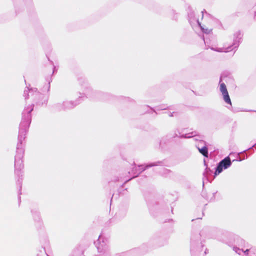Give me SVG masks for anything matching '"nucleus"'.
<instances>
[{
	"label": "nucleus",
	"mask_w": 256,
	"mask_h": 256,
	"mask_svg": "<svg viewBox=\"0 0 256 256\" xmlns=\"http://www.w3.org/2000/svg\"><path fill=\"white\" fill-rule=\"evenodd\" d=\"M34 104H26L23 112L22 121L20 124L18 143L17 145L16 154L15 160H20L23 158L24 149L22 144V140L25 138L26 130L29 126L31 121L30 112L33 110Z\"/></svg>",
	"instance_id": "obj_1"
},
{
	"label": "nucleus",
	"mask_w": 256,
	"mask_h": 256,
	"mask_svg": "<svg viewBox=\"0 0 256 256\" xmlns=\"http://www.w3.org/2000/svg\"><path fill=\"white\" fill-rule=\"evenodd\" d=\"M210 161H204V164L206 166V171L204 173L203 183L211 182L215 177L222 172L223 170L229 168L232 164V161H220L218 164H210Z\"/></svg>",
	"instance_id": "obj_2"
},
{
	"label": "nucleus",
	"mask_w": 256,
	"mask_h": 256,
	"mask_svg": "<svg viewBox=\"0 0 256 256\" xmlns=\"http://www.w3.org/2000/svg\"><path fill=\"white\" fill-rule=\"evenodd\" d=\"M98 254L97 256H110L108 238L102 235L98 237L96 243Z\"/></svg>",
	"instance_id": "obj_3"
},
{
	"label": "nucleus",
	"mask_w": 256,
	"mask_h": 256,
	"mask_svg": "<svg viewBox=\"0 0 256 256\" xmlns=\"http://www.w3.org/2000/svg\"><path fill=\"white\" fill-rule=\"evenodd\" d=\"M207 249L204 243L200 241L192 240L191 243L190 253L192 256H205Z\"/></svg>",
	"instance_id": "obj_4"
},
{
	"label": "nucleus",
	"mask_w": 256,
	"mask_h": 256,
	"mask_svg": "<svg viewBox=\"0 0 256 256\" xmlns=\"http://www.w3.org/2000/svg\"><path fill=\"white\" fill-rule=\"evenodd\" d=\"M220 90L222 94L224 100L226 104L229 105V106H227V108L230 109L232 108V102L226 86L224 83L220 84Z\"/></svg>",
	"instance_id": "obj_5"
},
{
	"label": "nucleus",
	"mask_w": 256,
	"mask_h": 256,
	"mask_svg": "<svg viewBox=\"0 0 256 256\" xmlns=\"http://www.w3.org/2000/svg\"><path fill=\"white\" fill-rule=\"evenodd\" d=\"M232 46H222L220 44H212L210 46H209V48H210L212 50L218 52H228L232 50Z\"/></svg>",
	"instance_id": "obj_6"
},
{
	"label": "nucleus",
	"mask_w": 256,
	"mask_h": 256,
	"mask_svg": "<svg viewBox=\"0 0 256 256\" xmlns=\"http://www.w3.org/2000/svg\"><path fill=\"white\" fill-rule=\"evenodd\" d=\"M242 156H244V154L231 152L228 156L224 158L222 160H244V158L242 157Z\"/></svg>",
	"instance_id": "obj_7"
},
{
	"label": "nucleus",
	"mask_w": 256,
	"mask_h": 256,
	"mask_svg": "<svg viewBox=\"0 0 256 256\" xmlns=\"http://www.w3.org/2000/svg\"><path fill=\"white\" fill-rule=\"evenodd\" d=\"M200 143L203 144V146L200 147V144H197L196 146L198 149L199 152L202 154L204 157L208 158V150L206 146V142L204 140H201Z\"/></svg>",
	"instance_id": "obj_8"
},
{
	"label": "nucleus",
	"mask_w": 256,
	"mask_h": 256,
	"mask_svg": "<svg viewBox=\"0 0 256 256\" xmlns=\"http://www.w3.org/2000/svg\"><path fill=\"white\" fill-rule=\"evenodd\" d=\"M32 96V98L34 99L36 102L40 104H43L46 100V98H44L42 94L38 92H36Z\"/></svg>",
	"instance_id": "obj_9"
},
{
	"label": "nucleus",
	"mask_w": 256,
	"mask_h": 256,
	"mask_svg": "<svg viewBox=\"0 0 256 256\" xmlns=\"http://www.w3.org/2000/svg\"><path fill=\"white\" fill-rule=\"evenodd\" d=\"M145 168L144 166H135L133 168L132 172L134 173L133 178H134L138 176L140 172L143 171Z\"/></svg>",
	"instance_id": "obj_10"
},
{
	"label": "nucleus",
	"mask_w": 256,
	"mask_h": 256,
	"mask_svg": "<svg viewBox=\"0 0 256 256\" xmlns=\"http://www.w3.org/2000/svg\"><path fill=\"white\" fill-rule=\"evenodd\" d=\"M196 22L200 26L201 30L203 32L206 34H209L211 33V32H212V28H208V26H207L205 25L201 26L198 20H196Z\"/></svg>",
	"instance_id": "obj_11"
},
{
	"label": "nucleus",
	"mask_w": 256,
	"mask_h": 256,
	"mask_svg": "<svg viewBox=\"0 0 256 256\" xmlns=\"http://www.w3.org/2000/svg\"><path fill=\"white\" fill-rule=\"evenodd\" d=\"M197 136V132H193L191 133L182 134L180 136V138H190Z\"/></svg>",
	"instance_id": "obj_12"
},
{
	"label": "nucleus",
	"mask_w": 256,
	"mask_h": 256,
	"mask_svg": "<svg viewBox=\"0 0 256 256\" xmlns=\"http://www.w3.org/2000/svg\"><path fill=\"white\" fill-rule=\"evenodd\" d=\"M16 170H20L23 168V164L22 161H16L15 164Z\"/></svg>",
	"instance_id": "obj_13"
},
{
	"label": "nucleus",
	"mask_w": 256,
	"mask_h": 256,
	"mask_svg": "<svg viewBox=\"0 0 256 256\" xmlns=\"http://www.w3.org/2000/svg\"><path fill=\"white\" fill-rule=\"evenodd\" d=\"M233 250L238 254L239 255H240L242 254V253L243 252L244 253V250H243L242 249H240L238 247H234L233 248Z\"/></svg>",
	"instance_id": "obj_14"
},
{
	"label": "nucleus",
	"mask_w": 256,
	"mask_h": 256,
	"mask_svg": "<svg viewBox=\"0 0 256 256\" xmlns=\"http://www.w3.org/2000/svg\"><path fill=\"white\" fill-rule=\"evenodd\" d=\"M200 141L201 140H200V142H198V144H200V147H202V146H203V144L202 143H200Z\"/></svg>",
	"instance_id": "obj_15"
},
{
	"label": "nucleus",
	"mask_w": 256,
	"mask_h": 256,
	"mask_svg": "<svg viewBox=\"0 0 256 256\" xmlns=\"http://www.w3.org/2000/svg\"><path fill=\"white\" fill-rule=\"evenodd\" d=\"M27 92H28V90H25L24 91V94H25Z\"/></svg>",
	"instance_id": "obj_16"
},
{
	"label": "nucleus",
	"mask_w": 256,
	"mask_h": 256,
	"mask_svg": "<svg viewBox=\"0 0 256 256\" xmlns=\"http://www.w3.org/2000/svg\"><path fill=\"white\" fill-rule=\"evenodd\" d=\"M154 164H153V166H154ZM152 166V165H150V166H146V167H148V166Z\"/></svg>",
	"instance_id": "obj_17"
},
{
	"label": "nucleus",
	"mask_w": 256,
	"mask_h": 256,
	"mask_svg": "<svg viewBox=\"0 0 256 256\" xmlns=\"http://www.w3.org/2000/svg\"><path fill=\"white\" fill-rule=\"evenodd\" d=\"M28 92L30 93H31V92L30 91V90H28Z\"/></svg>",
	"instance_id": "obj_18"
},
{
	"label": "nucleus",
	"mask_w": 256,
	"mask_h": 256,
	"mask_svg": "<svg viewBox=\"0 0 256 256\" xmlns=\"http://www.w3.org/2000/svg\"><path fill=\"white\" fill-rule=\"evenodd\" d=\"M28 92L30 93H31V92L30 91V90H28Z\"/></svg>",
	"instance_id": "obj_19"
},
{
	"label": "nucleus",
	"mask_w": 256,
	"mask_h": 256,
	"mask_svg": "<svg viewBox=\"0 0 256 256\" xmlns=\"http://www.w3.org/2000/svg\"><path fill=\"white\" fill-rule=\"evenodd\" d=\"M28 92L30 93H31V92L30 91V90H28Z\"/></svg>",
	"instance_id": "obj_20"
}]
</instances>
